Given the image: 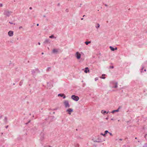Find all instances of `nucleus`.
<instances>
[{"label": "nucleus", "mask_w": 147, "mask_h": 147, "mask_svg": "<svg viewBox=\"0 0 147 147\" xmlns=\"http://www.w3.org/2000/svg\"><path fill=\"white\" fill-rule=\"evenodd\" d=\"M92 140L94 142L100 143L103 141L102 137L99 135L93 138Z\"/></svg>", "instance_id": "obj_1"}, {"label": "nucleus", "mask_w": 147, "mask_h": 147, "mask_svg": "<svg viewBox=\"0 0 147 147\" xmlns=\"http://www.w3.org/2000/svg\"><path fill=\"white\" fill-rule=\"evenodd\" d=\"M118 82L115 81H112L110 82V86L112 88H117L118 87Z\"/></svg>", "instance_id": "obj_2"}, {"label": "nucleus", "mask_w": 147, "mask_h": 147, "mask_svg": "<svg viewBox=\"0 0 147 147\" xmlns=\"http://www.w3.org/2000/svg\"><path fill=\"white\" fill-rule=\"evenodd\" d=\"M82 53V52H80L79 51H77L75 54V57L77 60L80 59L81 57V53Z\"/></svg>", "instance_id": "obj_3"}, {"label": "nucleus", "mask_w": 147, "mask_h": 147, "mask_svg": "<svg viewBox=\"0 0 147 147\" xmlns=\"http://www.w3.org/2000/svg\"><path fill=\"white\" fill-rule=\"evenodd\" d=\"M63 103L65 108H69L70 107V105L68 100H64L63 102Z\"/></svg>", "instance_id": "obj_4"}, {"label": "nucleus", "mask_w": 147, "mask_h": 147, "mask_svg": "<svg viewBox=\"0 0 147 147\" xmlns=\"http://www.w3.org/2000/svg\"><path fill=\"white\" fill-rule=\"evenodd\" d=\"M71 98L73 100L76 101H78L79 99V98L78 96H76L75 95H72L71 96Z\"/></svg>", "instance_id": "obj_5"}, {"label": "nucleus", "mask_w": 147, "mask_h": 147, "mask_svg": "<svg viewBox=\"0 0 147 147\" xmlns=\"http://www.w3.org/2000/svg\"><path fill=\"white\" fill-rule=\"evenodd\" d=\"M73 111V109L71 108H68L66 110V112L69 115H71Z\"/></svg>", "instance_id": "obj_6"}, {"label": "nucleus", "mask_w": 147, "mask_h": 147, "mask_svg": "<svg viewBox=\"0 0 147 147\" xmlns=\"http://www.w3.org/2000/svg\"><path fill=\"white\" fill-rule=\"evenodd\" d=\"M11 13V11H5L4 12V14L7 16H9Z\"/></svg>", "instance_id": "obj_7"}, {"label": "nucleus", "mask_w": 147, "mask_h": 147, "mask_svg": "<svg viewBox=\"0 0 147 147\" xmlns=\"http://www.w3.org/2000/svg\"><path fill=\"white\" fill-rule=\"evenodd\" d=\"M8 35L9 37H12L13 35V32L12 30H10L8 32Z\"/></svg>", "instance_id": "obj_8"}, {"label": "nucleus", "mask_w": 147, "mask_h": 147, "mask_svg": "<svg viewBox=\"0 0 147 147\" xmlns=\"http://www.w3.org/2000/svg\"><path fill=\"white\" fill-rule=\"evenodd\" d=\"M50 42V40L48 39H46L44 42L45 44L49 43Z\"/></svg>", "instance_id": "obj_9"}, {"label": "nucleus", "mask_w": 147, "mask_h": 147, "mask_svg": "<svg viewBox=\"0 0 147 147\" xmlns=\"http://www.w3.org/2000/svg\"><path fill=\"white\" fill-rule=\"evenodd\" d=\"M120 109V107H119L118 109H117V110H113V111L111 112V113H114L115 112H119V110Z\"/></svg>", "instance_id": "obj_10"}, {"label": "nucleus", "mask_w": 147, "mask_h": 147, "mask_svg": "<svg viewBox=\"0 0 147 147\" xmlns=\"http://www.w3.org/2000/svg\"><path fill=\"white\" fill-rule=\"evenodd\" d=\"M52 52L54 53H57L58 52V50L56 49H54L53 50Z\"/></svg>", "instance_id": "obj_11"}, {"label": "nucleus", "mask_w": 147, "mask_h": 147, "mask_svg": "<svg viewBox=\"0 0 147 147\" xmlns=\"http://www.w3.org/2000/svg\"><path fill=\"white\" fill-rule=\"evenodd\" d=\"M84 72L86 73H87L88 72H89V70L88 69V67H86L85 68Z\"/></svg>", "instance_id": "obj_12"}, {"label": "nucleus", "mask_w": 147, "mask_h": 147, "mask_svg": "<svg viewBox=\"0 0 147 147\" xmlns=\"http://www.w3.org/2000/svg\"><path fill=\"white\" fill-rule=\"evenodd\" d=\"M100 25L98 23L96 24V25L95 26V27L97 29L98 28L100 27Z\"/></svg>", "instance_id": "obj_13"}, {"label": "nucleus", "mask_w": 147, "mask_h": 147, "mask_svg": "<svg viewBox=\"0 0 147 147\" xmlns=\"http://www.w3.org/2000/svg\"><path fill=\"white\" fill-rule=\"evenodd\" d=\"M101 113L102 114H105V113H107H107H108V112H106V111H104V110H102V111H101Z\"/></svg>", "instance_id": "obj_14"}, {"label": "nucleus", "mask_w": 147, "mask_h": 147, "mask_svg": "<svg viewBox=\"0 0 147 147\" xmlns=\"http://www.w3.org/2000/svg\"><path fill=\"white\" fill-rule=\"evenodd\" d=\"M109 48L112 51H115L114 48H113L111 46H110Z\"/></svg>", "instance_id": "obj_15"}, {"label": "nucleus", "mask_w": 147, "mask_h": 147, "mask_svg": "<svg viewBox=\"0 0 147 147\" xmlns=\"http://www.w3.org/2000/svg\"><path fill=\"white\" fill-rule=\"evenodd\" d=\"M49 38H56V37H55L54 36H53V35H52L51 36H49Z\"/></svg>", "instance_id": "obj_16"}, {"label": "nucleus", "mask_w": 147, "mask_h": 147, "mask_svg": "<svg viewBox=\"0 0 147 147\" xmlns=\"http://www.w3.org/2000/svg\"><path fill=\"white\" fill-rule=\"evenodd\" d=\"M91 43L90 41H88V42H85V43L87 45H88L89 44H90Z\"/></svg>", "instance_id": "obj_17"}, {"label": "nucleus", "mask_w": 147, "mask_h": 147, "mask_svg": "<svg viewBox=\"0 0 147 147\" xmlns=\"http://www.w3.org/2000/svg\"><path fill=\"white\" fill-rule=\"evenodd\" d=\"M63 94H58V96H60L61 97H63Z\"/></svg>", "instance_id": "obj_18"}, {"label": "nucleus", "mask_w": 147, "mask_h": 147, "mask_svg": "<svg viewBox=\"0 0 147 147\" xmlns=\"http://www.w3.org/2000/svg\"><path fill=\"white\" fill-rule=\"evenodd\" d=\"M44 147H53L52 146L49 145H45L44 146Z\"/></svg>", "instance_id": "obj_19"}, {"label": "nucleus", "mask_w": 147, "mask_h": 147, "mask_svg": "<svg viewBox=\"0 0 147 147\" xmlns=\"http://www.w3.org/2000/svg\"><path fill=\"white\" fill-rule=\"evenodd\" d=\"M108 133H109L108 131L107 130H106L105 132V135L106 134H107Z\"/></svg>", "instance_id": "obj_20"}, {"label": "nucleus", "mask_w": 147, "mask_h": 147, "mask_svg": "<svg viewBox=\"0 0 147 147\" xmlns=\"http://www.w3.org/2000/svg\"><path fill=\"white\" fill-rule=\"evenodd\" d=\"M100 135H102V136H105V134H103V133H101L100 134Z\"/></svg>", "instance_id": "obj_21"}, {"label": "nucleus", "mask_w": 147, "mask_h": 147, "mask_svg": "<svg viewBox=\"0 0 147 147\" xmlns=\"http://www.w3.org/2000/svg\"><path fill=\"white\" fill-rule=\"evenodd\" d=\"M98 80V78L97 77L95 78L94 79L95 81H96Z\"/></svg>", "instance_id": "obj_22"}, {"label": "nucleus", "mask_w": 147, "mask_h": 147, "mask_svg": "<svg viewBox=\"0 0 147 147\" xmlns=\"http://www.w3.org/2000/svg\"><path fill=\"white\" fill-rule=\"evenodd\" d=\"M22 28H23V27L22 26H20L19 27V29H22Z\"/></svg>", "instance_id": "obj_23"}, {"label": "nucleus", "mask_w": 147, "mask_h": 147, "mask_svg": "<svg viewBox=\"0 0 147 147\" xmlns=\"http://www.w3.org/2000/svg\"><path fill=\"white\" fill-rule=\"evenodd\" d=\"M63 98H66V96L64 94H63Z\"/></svg>", "instance_id": "obj_24"}, {"label": "nucleus", "mask_w": 147, "mask_h": 147, "mask_svg": "<svg viewBox=\"0 0 147 147\" xmlns=\"http://www.w3.org/2000/svg\"><path fill=\"white\" fill-rule=\"evenodd\" d=\"M110 68H113V66H111L110 67Z\"/></svg>", "instance_id": "obj_25"}, {"label": "nucleus", "mask_w": 147, "mask_h": 147, "mask_svg": "<svg viewBox=\"0 0 147 147\" xmlns=\"http://www.w3.org/2000/svg\"><path fill=\"white\" fill-rule=\"evenodd\" d=\"M3 6V5L2 4H0V7H2Z\"/></svg>", "instance_id": "obj_26"}, {"label": "nucleus", "mask_w": 147, "mask_h": 147, "mask_svg": "<svg viewBox=\"0 0 147 147\" xmlns=\"http://www.w3.org/2000/svg\"><path fill=\"white\" fill-rule=\"evenodd\" d=\"M29 9L30 10H32V8L31 7H30L29 8Z\"/></svg>", "instance_id": "obj_27"}, {"label": "nucleus", "mask_w": 147, "mask_h": 147, "mask_svg": "<svg viewBox=\"0 0 147 147\" xmlns=\"http://www.w3.org/2000/svg\"><path fill=\"white\" fill-rule=\"evenodd\" d=\"M109 134H110V135L111 136H112V134L111 133H109Z\"/></svg>", "instance_id": "obj_28"}, {"label": "nucleus", "mask_w": 147, "mask_h": 147, "mask_svg": "<svg viewBox=\"0 0 147 147\" xmlns=\"http://www.w3.org/2000/svg\"><path fill=\"white\" fill-rule=\"evenodd\" d=\"M9 23H10L11 24H13V23H12V22H9Z\"/></svg>", "instance_id": "obj_29"}, {"label": "nucleus", "mask_w": 147, "mask_h": 147, "mask_svg": "<svg viewBox=\"0 0 147 147\" xmlns=\"http://www.w3.org/2000/svg\"><path fill=\"white\" fill-rule=\"evenodd\" d=\"M115 50H117V48L115 47V48H114Z\"/></svg>", "instance_id": "obj_30"}, {"label": "nucleus", "mask_w": 147, "mask_h": 147, "mask_svg": "<svg viewBox=\"0 0 147 147\" xmlns=\"http://www.w3.org/2000/svg\"><path fill=\"white\" fill-rule=\"evenodd\" d=\"M105 77H102L101 78L102 79H105Z\"/></svg>", "instance_id": "obj_31"}, {"label": "nucleus", "mask_w": 147, "mask_h": 147, "mask_svg": "<svg viewBox=\"0 0 147 147\" xmlns=\"http://www.w3.org/2000/svg\"><path fill=\"white\" fill-rule=\"evenodd\" d=\"M38 44L39 45H40V42H38Z\"/></svg>", "instance_id": "obj_32"}, {"label": "nucleus", "mask_w": 147, "mask_h": 147, "mask_svg": "<svg viewBox=\"0 0 147 147\" xmlns=\"http://www.w3.org/2000/svg\"><path fill=\"white\" fill-rule=\"evenodd\" d=\"M111 120H113L114 119H113L112 118V119H111Z\"/></svg>", "instance_id": "obj_33"}, {"label": "nucleus", "mask_w": 147, "mask_h": 147, "mask_svg": "<svg viewBox=\"0 0 147 147\" xmlns=\"http://www.w3.org/2000/svg\"><path fill=\"white\" fill-rule=\"evenodd\" d=\"M146 136H147V134H146V135H145V137H146Z\"/></svg>", "instance_id": "obj_34"}, {"label": "nucleus", "mask_w": 147, "mask_h": 147, "mask_svg": "<svg viewBox=\"0 0 147 147\" xmlns=\"http://www.w3.org/2000/svg\"><path fill=\"white\" fill-rule=\"evenodd\" d=\"M105 74H104L102 75V76H105Z\"/></svg>", "instance_id": "obj_35"}, {"label": "nucleus", "mask_w": 147, "mask_h": 147, "mask_svg": "<svg viewBox=\"0 0 147 147\" xmlns=\"http://www.w3.org/2000/svg\"><path fill=\"white\" fill-rule=\"evenodd\" d=\"M38 25H39V24H37V26H38Z\"/></svg>", "instance_id": "obj_36"}, {"label": "nucleus", "mask_w": 147, "mask_h": 147, "mask_svg": "<svg viewBox=\"0 0 147 147\" xmlns=\"http://www.w3.org/2000/svg\"><path fill=\"white\" fill-rule=\"evenodd\" d=\"M83 19V18H82L81 19V20H82Z\"/></svg>", "instance_id": "obj_37"}, {"label": "nucleus", "mask_w": 147, "mask_h": 147, "mask_svg": "<svg viewBox=\"0 0 147 147\" xmlns=\"http://www.w3.org/2000/svg\"><path fill=\"white\" fill-rule=\"evenodd\" d=\"M5 119L6 120L7 118H6V117H5Z\"/></svg>", "instance_id": "obj_38"}, {"label": "nucleus", "mask_w": 147, "mask_h": 147, "mask_svg": "<svg viewBox=\"0 0 147 147\" xmlns=\"http://www.w3.org/2000/svg\"><path fill=\"white\" fill-rule=\"evenodd\" d=\"M144 71H146V70L145 69H144Z\"/></svg>", "instance_id": "obj_39"}, {"label": "nucleus", "mask_w": 147, "mask_h": 147, "mask_svg": "<svg viewBox=\"0 0 147 147\" xmlns=\"http://www.w3.org/2000/svg\"><path fill=\"white\" fill-rule=\"evenodd\" d=\"M120 140H122V139H120Z\"/></svg>", "instance_id": "obj_40"}, {"label": "nucleus", "mask_w": 147, "mask_h": 147, "mask_svg": "<svg viewBox=\"0 0 147 147\" xmlns=\"http://www.w3.org/2000/svg\"><path fill=\"white\" fill-rule=\"evenodd\" d=\"M42 54H43V53H42Z\"/></svg>", "instance_id": "obj_41"}, {"label": "nucleus", "mask_w": 147, "mask_h": 147, "mask_svg": "<svg viewBox=\"0 0 147 147\" xmlns=\"http://www.w3.org/2000/svg\"><path fill=\"white\" fill-rule=\"evenodd\" d=\"M44 17H45V16H44Z\"/></svg>", "instance_id": "obj_42"}, {"label": "nucleus", "mask_w": 147, "mask_h": 147, "mask_svg": "<svg viewBox=\"0 0 147 147\" xmlns=\"http://www.w3.org/2000/svg\"><path fill=\"white\" fill-rule=\"evenodd\" d=\"M135 139H137V138H135Z\"/></svg>", "instance_id": "obj_43"}]
</instances>
